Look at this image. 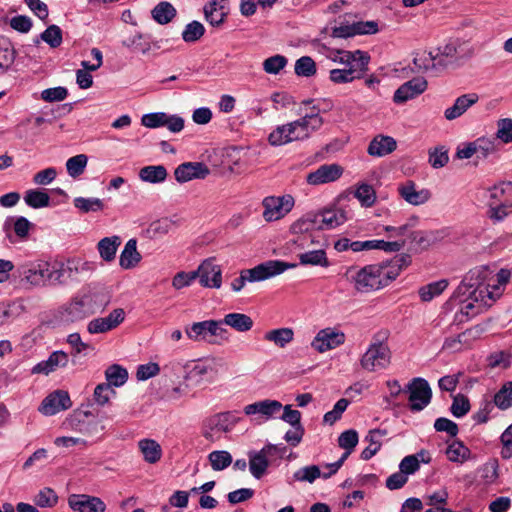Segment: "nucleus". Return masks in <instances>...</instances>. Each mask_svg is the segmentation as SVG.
<instances>
[{
	"label": "nucleus",
	"mask_w": 512,
	"mask_h": 512,
	"mask_svg": "<svg viewBox=\"0 0 512 512\" xmlns=\"http://www.w3.org/2000/svg\"><path fill=\"white\" fill-rule=\"evenodd\" d=\"M480 332V329L478 327L471 328L469 330H466L463 333H460L456 336L448 337L444 340L442 350H447L449 352H457L460 351L463 347V345H467V338L468 336H476Z\"/></svg>",
	"instance_id": "obj_41"
},
{
	"label": "nucleus",
	"mask_w": 512,
	"mask_h": 512,
	"mask_svg": "<svg viewBox=\"0 0 512 512\" xmlns=\"http://www.w3.org/2000/svg\"><path fill=\"white\" fill-rule=\"evenodd\" d=\"M296 132L292 122L277 126L269 135V143L273 146H282L293 141H299L296 138Z\"/></svg>",
	"instance_id": "obj_32"
},
{
	"label": "nucleus",
	"mask_w": 512,
	"mask_h": 512,
	"mask_svg": "<svg viewBox=\"0 0 512 512\" xmlns=\"http://www.w3.org/2000/svg\"><path fill=\"white\" fill-rule=\"evenodd\" d=\"M299 264L303 266L328 267L329 261L324 249H312L298 255Z\"/></svg>",
	"instance_id": "obj_39"
},
{
	"label": "nucleus",
	"mask_w": 512,
	"mask_h": 512,
	"mask_svg": "<svg viewBox=\"0 0 512 512\" xmlns=\"http://www.w3.org/2000/svg\"><path fill=\"white\" fill-rule=\"evenodd\" d=\"M274 447H263L261 450L248 452L249 470L255 479H261L270 465V451Z\"/></svg>",
	"instance_id": "obj_23"
},
{
	"label": "nucleus",
	"mask_w": 512,
	"mask_h": 512,
	"mask_svg": "<svg viewBox=\"0 0 512 512\" xmlns=\"http://www.w3.org/2000/svg\"><path fill=\"white\" fill-rule=\"evenodd\" d=\"M211 467L214 471H221L232 463V456L228 451L217 450L208 455Z\"/></svg>",
	"instance_id": "obj_52"
},
{
	"label": "nucleus",
	"mask_w": 512,
	"mask_h": 512,
	"mask_svg": "<svg viewBox=\"0 0 512 512\" xmlns=\"http://www.w3.org/2000/svg\"><path fill=\"white\" fill-rule=\"evenodd\" d=\"M60 277V269L57 265L39 262L32 264L24 271L23 280L32 286H44L53 279L59 280Z\"/></svg>",
	"instance_id": "obj_9"
},
{
	"label": "nucleus",
	"mask_w": 512,
	"mask_h": 512,
	"mask_svg": "<svg viewBox=\"0 0 512 512\" xmlns=\"http://www.w3.org/2000/svg\"><path fill=\"white\" fill-rule=\"evenodd\" d=\"M386 430L374 429L370 430L365 441L369 442V445L361 452V459H371L381 448V439L386 435Z\"/></svg>",
	"instance_id": "obj_40"
},
{
	"label": "nucleus",
	"mask_w": 512,
	"mask_h": 512,
	"mask_svg": "<svg viewBox=\"0 0 512 512\" xmlns=\"http://www.w3.org/2000/svg\"><path fill=\"white\" fill-rule=\"evenodd\" d=\"M210 174V169L203 162H185L174 171L177 182L185 183L194 179H204Z\"/></svg>",
	"instance_id": "obj_20"
},
{
	"label": "nucleus",
	"mask_w": 512,
	"mask_h": 512,
	"mask_svg": "<svg viewBox=\"0 0 512 512\" xmlns=\"http://www.w3.org/2000/svg\"><path fill=\"white\" fill-rule=\"evenodd\" d=\"M320 476V468L317 465H310L300 468L294 472L293 479L299 482L313 483Z\"/></svg>",
	"instance_id": "obj_60"
},
{
	"label": "nucleus",
	"mask_w": 512,
	"mask_h": 512,
	"mask_svg": "<svg viewBox=\"0 0 512 512\" xmlns=\"http://www.w3.org/2000/svg\"><path fill=\"white\" fill-rule=\"evenodd\" d=\"M40 37L52 48H56L62 43V31L57 25H50L41 33Z\"/></svg>",
	"instance_id": "obj_63"
},
{
	"label": "nucleus",
	"mask_w": 512,
	"mask_h": 512,
	"mask_svg": "<svg viewBox=\"0 0 512 512\" xmlns=\"http://www.w3.org/2000/svg\"><path fill=\"white\" fill-rule=\"evenodd\" d=\"M288 60L285 56L277 54L263 61V70L268 74L276 75L287 65Z\"/></svg>",
	"instance_id": "obj_61"
},
{
	"label": "nucleus",
	"mask_w": 512,
	"mask_h": 512,
	"mask_svg": "<svg viewBox=\"0 0 512 512\" xmlns=\"http://www.w3.org/2000/svg\"><path fill=\"white\" fill-rule=\"evenodd\" d=\"M263 218L267 222H272L283 218L294 206V198L291 195L279 197L268 196L263 199Z\"/></svg>",
	"instance_id": "obj_11"
},
{
	"label": "nucleus",
	"mask_w": 512,
	"mask_h": 512,
	"mask_svg": "<svg viewBox=\"0 0 512 512\" xmlns=\"http://www.w3.org/2000/svg\"><path fill=\"white\" fill-rule=\"evenodd\" d=\"M195 273L203 287L219 289L222 285V269L215 263L214 258L204 260Z\"/></svg>",
	"instance_id": "obj_12"
},
{
	"label": "nucleus",
	"mask_w": 512,
	"mask_h": 512,
	"mask_svg": "<svg viewBox=\"0 0 512 512\" xmlns=\"http://www.w3.org/2000/svg\"><path fill=\"white\" fill-rule=\"evenodd\" d=\"M334 62L345 65L346 67L353 66V64H358L362 68H368V64L370 61V56L368 53L356 50V51H345V50H336L331 51L328 56Z\"/></svg>",
	"instance_id": "obj_26"
},
{
	"label": "nucleus",
	"mask_w": 512,
	"mask_h": 512,
	"mask_svg": "<svg viewBox=\"0 0 512 512\" xmlns=\"http://www.w3.org/2000/svg\"><path fill=\"white\" fill-rule=\"evenodd\" d=\"M413 63L419 71L432 73L434 75L440 74V70L436 68L437 63L434 51H422L417 53L413 59Z\"/></svg>",
	"instance_id": "obj_37"
},
{
	"label": "nucleus",
	"mask_w": 512,
	"mask_h": 512,
	"mask_svg": "<svg viewBox=\"0 0 512 512\" xmlns=\"http://www.w3.org/2000/svg\"><path fill=\"white\" fill-rule=\"evenodd\" d=\"M494 404L501 410H506L512 406V381L502 385L500 390L494 395Z\"/></svg>",
	"instance_id": "obj_51"
},
{
	"label": "nucleus",
	"mask_w": 512,
	"mask_h": 512,
	"mask_svg": "<svg viewBox=\"0 0 512 512\" xmlns=\"http://www.w3.org/2000/svg\"><path fill=\"white\" fill-rule=\"evenodd\" d=\"M138 447L143 455L144 461L149 464L157 463L162 457V448L154 439H141L138 442Z\"/></svg>",
	"instance_id": "obj_34"
},
{
	"label": "nucleus",
	"mask_w": 512,
	"mask_h": 512,
	"mask_svg": "<svg viewBox=\"0 0 512 512\" xmlns=\"http://www.w3.org/2000/svg\"><path fill=\"white\" fill-rule=\"evenodd\" d=\"M448 286L447 280H439L429 283L419 289V296L422 301H431L434 297L440 295Z\"/></svg>",
	"instance_id": "obj_50"
},
{
	"label": "nucleus",
	"mask_w": 512,
	"mask_h": 512,
	"mask_svg": "<svg viewBox=\"0 0 512 512\" xmlns=\"http://www.w3.org/2000/svg\"><path fill=\"white\" fill-rule=\"evenodd\" d=\"M404 391L409 393L408 400L411 411H421L431 402L432 390L428 381L424 378H413Z\"/></svg>",
	"instance_id": "obj_8"
},
{
	"label": "nucleus",
	"mask_w": 512,
	"mask_h": 512,
	"mask_svg": "<svg viewBox=\"0 0 512 512\" xmlns=\"http://www.w3.org/2000/svg\"><path fill=\"white\" fill-rule=\"evenodd\" d=\"M220 325L225 324L238 332H246L252 329L253 320L250 316L243 313L226 314L223 320L219 321Z\"/></svg>",
	"instance_id": "obj_38"
},
{
	"label": "nucleus",
	"mask_w": 512,
	"mask_h": 512,
	"mask_svg": "<svg viewBox=\"0 0 512 512\" xmlns=\"http://www.w3.org/2000/svg\"><path fill=\"white\" fill-rule=\"evenodd\" d=\"M362 206L370 207L375 203L376 193L374 188L366 183L359 185L354 193Z\"/></svg>",
	"instance_id": "obj_56"
},
{
	"label": "nucleus",
	"mask_w": 512,
	"mask_h": 512,
	"mask_svg": "<svg viewBox=\"0 0 512 512\" xmlns=\"http://www.w3.org/2000/svg\"><path fill=\"white\" fill-rule=\"evenodd\" d=\"M142 256L137 250V240L129 239L119 257V265L122 269L129 270L136 267L141 261Z\"/></svg>",
	"instance_id": "obj_30"
},
{
	"label": "nucleus",
	"mask_w": 512,
	"mask_h": 512,
	"mask_svg": "<svg viewBox=\"0 0 512 512\" xmlns=\"http://www.w3.org/2000/svg\"><path fill=\"white\" fill-rule=\"evenodd\" d=\"M380 275L378 264H369L361 268L351 266L344 273L346 280L359 293H370L384 288Z\"/></svg>",
	"instance_id": "obj_4"
},
{
	"label": "nucleus",
	"mask_w": 512,
	"mask_h": 512,
	"mask_svg": "<svg viewBox=\"0 0 512 512\" xmlns=\"http://www.w3.org/2000/svg\"><path fill=\"white\" fill-rule=\"evenodd\" d=\"M294 338V332L291 328H278L265 333L264 339L273 342L280 348H284Z\"/></svg>",
	"instance_id": "obj_45"
},
{
	"label": "nucleus",
	"mask_w": 512,
	"mask_h": 512,
	"mask_svg": "<svg viewBox=\"0 0 512 512\" xmlns=\"http://www.w3.org/2000/svg\"><path fill=\"white\" fill-rule=\"evenodd\" d=\"M406 244L405 240L400 241H385V240H368V250H383L385 252H398Z\"/></svg>",
	"instance_id": "obj_57"
},
{
	"label": "nucleus",
	"mask_w": 512,
	"mask_h": 512,
	"mask_svg": "<svg viewBox=\"0 0 512 512\" xmlns=\"http://www.w3.org/2000/svg\"><path fill=\"white\" fill-rule=\"evenodd\" d=\"M470 450L461 441H453L446 449L447 458L456 463H463L470 457Z\"/></svg>",
	"instance_id": "obj_47"
},
{
	"label": "nucleus",
	"mask_w": 512,
	"mask_h": 512,
	"mask_svg": "<svg viewBox=\"0 0 512 512\" xmlns=\"http://www.w3.org/2000/svg\"><path fill=\"white\" fill-rule=\"evenodd\" d=\"M126 313L123 308L112 310L105 317H97L87 324L89 334H104L117 328L125 320Z\"/></svg>",
	"instance_id": "obj_13"
},
{
	"label": "nucleus",
	"mask_w": 512,
	"mask_h": 512,
	"mask_svg": "<svg viewBox=\"0 0 512 512\" xmlns=\"http://www.w3.org/2000/svg\"><path fill=\"white\" fill-rule=\"evenodd\" d=\"M204 32L205 28L202 23L192 21L185 26L182 32V38L187 43L196 42L204 35Z\"/></svg>",
	"instance_id": "obj_58"
},
{
	"label": "nucleus",
	"mask_w": 512,
	"mask_h": 512,
	"mask_svg": "<svg viewBox=\"0 0 512 512\" xmlns=\"http://www.w3.org/2000/svg\"><path fill=\"white\" fill-rule=\"evenodd\" d=\"M24 202L33 209L48 207L50 204V196L39 189H29L24 194Z\"/></svg>",
	"instance_id": "obj_43"
},
{
	"label": "nucleus",
	"mask_w": 512,
	"mask_h": 512,
	"mask_svg": "<svg viewBox=\"0 0 512 512\" xmlns=\"http://www.w3.org/2000/svg\"><path fill=\"white\" fill-rule=\"evenodd\" d=\"M428 161L430 165L435 169L444 167L449 161L447 149H445L444 146L430 149Z\"/></svg>",
	"instance_id": "obj_62"
},
{
	"label": "nucleus",
	"mask_w": 512,
	"mask_h": 512,
	"mask_svg": "<svg viewBox=\"0 0 512 512\" xmlns=\"http://www.w3.org/2000/svg\"><path fill=\"white\" fill-rule=\"evenodd\" d=\"M490 270L485 266L471 269L455 291L461 302L474 300L478 306H491L499 298L500 291L488 289Z\"/></svg>",
	"instance_id": "obj_1"
},
{
	"label": "nucleus",
	"mask_w": 512,
	"mask_h": 512,
	"mask_svg": "<svg viewBox=\"0 0 512 512\" xmlns=\"http://www.w3.org/2000/svg\"><path fill=\"white\" fill-rule=\"evenodd\" d=\"M225 330L216 320L195 322L185 328L187 337L193 341H206L210 336H220Z\"/></svg>",
	"instance_id": "obj_15"
},
{
	"label": "nucleus",
	"mask_w": 512,
	"mask_h": 512,
	"mask_svg": "<svg viewBox=\"0 0 512 512\" xmlns=\"http://www.w3.org/2000/svg\"><path fill=\"white\" fill-rule=\"evenodd\" d=\"M479 96L476 93H468L459 96L454 101V104L444 111V116L447 120L451 121L462 116L470 107L476 104Z\"/></svg>",
	"instance_id": "obj_28"
},
{
	"label": "nucleus",
	"mask_w": 512,
	"mask_h": 512,
	"mask_svg": "<svg viewBox=\"0 0 512 512\" xmlns=\"http://www.w3.org/2000/svg\"><path fill=\"white\" fill-rule=\"evenodd\" d=\"M58 495L50 487H44L34 496L33 502L40 508H52L58 503Z\"/></svg>",
	"instance_id": "obj_49"
},
{
	"label": "nucleus",
	"mask_w": 512,
	"mask_h": 512,
	"mask_svg": "<svg viewBox=\"0 0 512 512\" xmlns=\"http://www.w3.org/2000/svg\"><path fill=\"white\" fill-rule=\"evenodd\" d=\"M227 10V0H209L203 8L206 21L214 27L224 23Z\"/></svg>",
	"instance_id": "obj_27"
},
{
	"label": "nucleus",
	"mask_w": 512,
	"mask_h": 512,
	"mask_svg": "<svg viewBox=\"0 0 512 512\" xmlns=\"http://www.w3.org/2000/svg\"><path fill=\"white\" fill-rule=\"evenodd\" d=\"M175 15V8L171 3L166 1L160 2L152 10V17L159 24L169 23Z\"/></svg>",
	"instance_id": "obj_46"
},
{
	"label": "nucleus",
	"mask_w": 512,
	"mask_h": 512,
	"mask_svg": "<svg viewBox=\"0 0 512 512\" xmlns=\"http://www.w3.org/2000/svg\"><path fill=\"white\" fill-rule=\"evenodd\" d=\"M296 267V263H288L282 260L265 261L251 269L242 270L240 276L231 282V289L234 292H240L247 282L264 281Z\"/></svg>",
	"instance_id": "obj_3"
},
{
	"label": "nucleus",
	"mask_w": 512,
	"mask_h": 512,
	"mask_svg": "<svg viewBox=\"0 0 512 512\" xmlns=\"http://www.w3.org/2000/svg\"><path fill=\"white\" fill-rule=\"evenodd\" d=\"M9 222H13V230L19 238L25 239L28 237L32 224L27 218L19 216L16 218L8 219L4 224V229L8 228L10 225Z\"/></svg>",
	"instance_id": "obj_59"
},
{
	"label": "nucleus",
	"mask_w": 512,
	"mask_h": 512,
	"mask_svg": "<svg viewBox=\"0 0 512 512\" xmlns=\"http://www.w3.org/2000/svg\"><path fill=\"white\" fill-rule=\"evenodd\" d=\"M68 505L74 512H105L106 504L96 496L87 494H72Z\"/></svg>",
	"instance_id": "obj_19"
},
{
	"label": "nucleus",
	"mask_w": 512,
	"mask_h": 512,
	"mask_svg": "<svg viewBox=\"0 0 512 512\" xmlns=\"http://www.w3.org/2000/svg\"><path fill=\"white\" fill-rule=\"evenodd\" d=\"M73 204L82 213L102 211L105 207L103 200L95 197H76Z\"/></svg>",
	"instance_id": "obj_48"
},
{
	"label": "nucleus",
	"mask_w": 512,
	"mask_h": 512,
	"mask_svg": "<svg viewBox=\"0 0 512 512\" xmlns=\"http://www.w3.org/2000/svg\"><path fill=\"white\" fill-rule=\"evenodd\" d=\"M496 137L505 144L512 142V119L504 118L498 121Z\"/></svg>",
	"instance_id": "obj_64"
},
{
	"label": "nucleus",
	"mask_w": 512,
	"mask_h": 512,
	"mask_svg": "<svg viewBox=\"0 0 512 512\" xmlns=\"http://www.w3.org/2000/svg\"><path fill=\"white\" fill-rule=\"evenodd\" d=\"M297 121L301 123V127H303L304 133H307L308 138L318 131L324 123L323 118L319 115V109L315 107H313L310 114L304 115Z\"/></svg>",
	"instance_id": "obj_42"
},
{
	"label": "nucleus",
	"mask_w": 512,
	"mask_h": 512,
	"mask_svg": "<svg viewBox=\"0 0 512 512\" xmlns=\"http://www.w3.org/2000/svg\"><path fill=\"white\" fill-rule=\"evenodd\" d=\"M240 420L241 418L232 411L217 413L206 420L203 436L214 441L217 433L231 431Z\"/></svg>",
	"instance_id": "obj_10"
},
{
	"label": "nucleus",
	"mask_w": 512,
	"mask_h": 512,
	"mask_svg": "<svg viewBox=\"0 0 512 512\" xmlns=\"http://www.w3.org/2000/svg\"><path fill=\"white\" fill-rule=\"evenodd\" d=\"M69 363V356L62 350L52 352L48 359L40 361L31 369L32 374L49 375L59 368H64Z\"/></svg>",
	"instance_id": "obj_25"
},
{
	"label": "nucleus",
	"mask_w": 512,
	"mask_h": 512,
	"mask_svg": "<svg viewBox=\"0 0 512 512\" xmlns=\"http://www.w3.org/2000/svg\"><path fill=\"white\" fill-rule=\"evenodd\" d=\"M436 65L440 73L457 69L473 56V49L456 40L435 49Z\"/></svg>",
	"instance_id": "obj_5"
},
{
	"label": "nucleus",
	"mask_w": 512,
	"mask_h": 512,
	"mask_svg": "<svg viewBox=\"0 0 512 512\" xmlns=\"http://www.w3.org/2000/svg\"><path fill=\"white\" fill-rule=\"evenodd\" d=\"M111 301L110 294L105 290H90L75 296L61 312L66 322H79L87 317L103 311Z\"/></svg>",
	"instance_id": "obj_2"
},
{
	"label": "nucleus",
	"mask_w": 512,
	"mask_h": 512,
	"mask_svg": "<svg viewBox=\"0 0 512 512\" xmlns=\"http://www.w3.org/2000/svg\"><path fill=\"white\" fill-rule=\"evenodd\" d=\"M427 89V81L423 77H415L403 83L394 93L395 103H404L417 97Z\"/></svg>",
	"instance_id": "obj_24"
},
{
	"label": "nucleus",
	"mask_w": 512,
	"mask_h": 512,
	"mask_svg": "<svg viewBox=\"0 0 512 512\" xmlns=\"http://www.w3.org/2000/svg\"><path fill=\"white\" fill-rule=\"evenodd\" d=\"M409 238L412 244H415L418 248L425 250L440 241L442 236L440 231L426 230L411 231Z\"/></svg>",
	"instance_id": "obj_35"
},
{
	"label": "nucleus",
	"mask_w": 512,
	"mask_h": 512,
	"mask_svg": "<svg viewBox=\"0 0 512 512\" xmlns=\"http://www.w3.org/2000/svg\"><path fill=\"white\" fill-rule=\"evenodd\" d=\"M138 176L143 182L159 184L166 180L168 172L163 165H148L139 170Z\"/></svg>",
	"instance_id": "obj_36"
},
{
	"label": "nucleus",
	"mask_w": 512,
	"mask_h": 512,
	"mask_svg": "<svg viewBox=\"0 0 512 512\" xmlns=\"http://www.w3.org/2000/svg\"><path fill=\"white\" fill-rule=\"evenodd\" d=\"M120 245L121 238L117 235L102 238L97 244L101 259L107 263L114 261Z\"/></svg>",
	"instance_id": "obj_33"
},
{
	"label": "nucleus",
	"mask_w": 512,
	"mask_h": 512,
	"mask_svg": "<svg viewBox=\"0 0 512 512\" xmlns=\"http://www.w3.org/2000/svg\"><path fill=\"white\" fill-rule=\"evenodd\" d=\"M346 221L343 212L336 210H325L320 214L307 216L296 221L292 225L295 233H306L314 228L317 229H333L342 225Z\"/></svg>",
	"instance_id": "obj_6"
},
{
	"label": "nucleus",
	"mask_w": 512,
	"mask_h": 512,
	"mask_svg": "<svg viewBox=\"0 0 512 512\" xmlns=\"http://www.w3.org/2000/svg\"><path fill=\"white\" fill-rule=\"evenodd\" d=\"M410 263L411 257L407 254L397 255L390 261L378 263V265H380V277L383 286H388L393 280H395L399 276L402 269L407 267Z\"/></svg>",
	"instance_id": "obj_18"
},
{
	"label": "nucleus",
	"mask_w": 512,
	"mask_h": 512,
	"mask_svg": "<svg viewBox=\"0 0 512 512\" xmlns=\"http://www.w3.org/2000/svg\"><path fill=\"white\" fill-rule=\"evenodd\" d=\"M397 190L401 198L413 206L423 205L431 198V192L428 189H417V185L411 180L400 184Z\"/></svg>",
	"instance_id": "obj_22"
},
{
	"label": "nucleus",
	"mask_w": 512,
	"mask_h": 512,
	"mask_svg": "<svg viewBox=\"0 0 512 512\" xmlns=\"http://www.w3.org/2000/svg\"><path fill=\"white\" fill-rule=\"evenodd\" d=\"M397 147L394 138L390 136H377L369 144L367 152L371 156L383 157L392 153Z\"/></svg>",
	"instance_id": "obj_31"
},
{
	"label": "nucleus",
	"mask_w": 512,
	"mask_h": 512,
	"mask_svg": "<svg viewBox=\"0 0 512 512\" xmlns=\"http://www.w3.org/2000/svg\"><path fill=\"white\" fill-rule=\"evenodd\" d=\"M88 158L85 154H78L69 158L66 162V169L72 178L80 176L87 165Z\"/></svg>",
	"instance_id": "obj_53"
},
{
	"label": "nucleus",
	"mask_w": 512,
	"mask_h": 512,
	"mask_svg": "<svg viewBox=\"0 0 512 512\" xmlns=\"http://www.w3.org/2000/svg\"><path fill=\"white\" fill-rule=\"evenodd\" d=\"M71 406L72 402L68 392L56 390L43 399L39 411L45 416H52L69 409Z\"/></svg>",
	"instance_id": "obj_14"
},
{
	"label": "nucleus",
	"mask_w": 512,
	"mask_h": 512,
	"mask_svg": "<svg viewBox=\"0 0 512 512\" xmlns=\"http://www.w3.org/2000/svg\"><path fill=\"white\" fill-rule=\"evenodd\" d=\"M343 174V168L339 164H323L315 171L310 172L306 181L310 185H321L338 180Z\"/></svg>",
	"instance_id": "obj_21"
},
{
	"label": "nucleus",
	"mask_w": 512,
	"mask_h": 512,
	"mask_svg": "<svg viewBox=\"0 0 512 512\" xmlns=\"http://www.w3.org/2000/svg\"><path fill=\"white\" fill-rule=\"evenodd\" d=\"M282 408L283 405L281 402L272 399H265L246 405L243 412L247 416L257 415L262 421H268L275 417Z\"/></svg>",
	"instance_id": "obj_17"
},
{
	"label": "nucleus",
	"mask_w": 512,
	"mask_h": 512,
	"mask_svg": "<svg viewBox=\"0 0 512 512\" xmlns=\"http://www.w3.org/2000/svg\"><path fill=\"white\" fill-rule=\"evenodd\" d=\"M391 362V351L382 341L373 342L360 359L361 367L369 372L385 369Z\"/></svg>",
	"instance_id": "obj_7"
},
{
	"label": "nucleus",
	"mask_w": 512,
	"mask_h": 512,
	"mask_svg": "<svg viewBox=\"0 0 512 512\" xmlns=\"http://www.w3.org/2000/svg\"><path fill=\"white\" fill-rule=\"evenodd\" d=\"M368 68H362L358 64L346 67L344 69H332L329 73V79L335 84L351 83L355 79H360Z\"/></svg>",
	"instance_id": "obj_29"
},
{
	"label": "nucleus",
	"mask_w": 512,
	"mask_h": 512,
	"mask_svg": "<svg viewBox=\"0 0 512 512\" xmlns=\"http://www.w3.org/2000/svg\"><path fill=\"white\" fill-rule=\"evenodd\" d=\"M511 273L507 269H501L496 275L490 271L489 279L487 281L488 289L500 291L499 297L502 295L504 286L508 283Z\"/></svg>",
	"instance_id": "obj_55"
},
{
	"label": "nucleus",
	"mask_w": 512,
	"mask_h": 512,
	"mask_svg": "<svg viewBox=\"0 0 512 512\" xmlns=\"http://www.w3.org/2000/svg\"><path fill=\"white\" fill-rule=\"evenodd\" d=\"M295 74L302 77H311L316 74L315 61L310 56H302L295 62Z\"/></svg>",
	"instance_id": "obj_54"
},
{
	"label": "nucleus",
	"mask_w": 512,
	"mask_h": 512,
	"mask_svg": "<svg viewBox=\"0 0 512 512\" xmlns=\"http://www.w3.org/2000/svg\"><path fill=\"white\" fill-rule=\"evenodd\" d=\"M105 378L107 381L105 384H110L111 388L112 386L121 387L127 382L128 371L118 364H113L106 369Z\"/></svg>",
	"instance_id": "obj_44"
},
{
	"label": "nucleus",
	"mask_w": 512,
	"mask_h": 512,
	"mask_svg": "<svg viewBox=\"0 0 512 512\" xmlns=\"http://www.w3.org/2000/svg\"><path fill=\"white\" fill-rule=\"evenodd\" d=\"M345 342V334L333 328L320 330L311 342V346L318 352L324 353L335 349Z\"/></svg>",
	"instance_id": "obj_16"
}]
</instances>
